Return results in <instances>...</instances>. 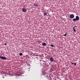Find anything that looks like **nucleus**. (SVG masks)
Returning <instances> with one entry per match:
<instances>
[{
	"mask_svg": "<svg viewBox=\"0 0 80 80\" xmlns=\"http://www.w3.org/2000/svg\"><path fill=\"white\" fill-rule=\"evenodd\" d=\"M43 15L44 16H46L47 15V13L46 12H44L43 13Z\"/></svg>",
	"mask_w": 80,
	"mask_h": 80,
	"instance_id": "7",
	"label": "nucleus"
},
{
	"mask_svg": "<svg viewBox=\"0 0 80 80\" xmlns=\"http://www.w3.org/2000/svg\"><path fill=\"white\" fill-rule=\"evenodd\" d=\"M4 45H7V43H5V44H4Z\"/></svg>",
	"mask_w": 80,
	"mask_h": 80,
	"instance_id": "16",
	"label": "nucleus"
},
{
	"mask_svg": "<svg viewBox=\"0 0 80 80\" xmlns=\"http://www.w3.org/2000/svg\"><path fill=\"white\" fill-rule=\"evenodd\" d=\"M79 18L78 16H76V18H73L72 20L73 21H76V20H77V21H78V20H79Z\"/></svg>",
	"mask_w": 80,
	"mask_h": 80,
	"instance_id": "1",
	"label": "nucleus"
},
{
	"mask_svg": "<svg viewBox=\"0 0 80 80\" xmlns=\"http://www.w3.org/2000/svg\"><path fill=\"white\" fill-rule=\"evenodd\" d=\"M70 18H74V15L71 14L70 15Z\"/></svg>",
	"mask_w": 80,
	"mask_h": 80,
	"instance_id": "3",
	"label": "nucleus"
},
{
	"mask_svg": "<svg viewBox=\"0 0 80 80\" xmlns=\"http://www.w3.org/2000/svg\"><path fill=\"white\" fill-rule=\"evenodd\" d=\"M50 46H51V47H55V45H52V44L50 45Z\"/></svg>",
	"mask_w": 80,
	"mask_h": 80,
	"instance_id": "11",
	"label": "nucleus"
},
{
	"mask_svg": "<svg viewBox=\"0 0 80 80\" xmlns=\"http://www.w3.org/2000/svg\"><path fill=\"white\" fill-rule=\"evenodd\" d=\"M22 11L24 12H27V10L26 8H23L22 9Z\"/></svg>",
	"mask_w": 80,
	"mask_h": 80,
	"instance_id": "5",
	"label": "nucleus"
},
{
	"mask_svg": "<svg viewBox=\"0 0 80 80\" xmlns=\"http://www.w3.org/2000/svg\"><path fill=\"white\" fill-rule=\"evenodd\" d=\"M34 6H35V7H38V5L35 3H34Z\"/></svg>",
	"mask_w": 80,
	"mask_h": 80,
	"instance_id": "10",
	"label": "nucleus"
},
{
	"mask_svg": "<svg viewBox=\"0 0 80 80\" xmlns=\"http://www.w3.org/2000/svg\"><path fill=\"white\" fill-rule=\"evenodd\" d=\"M50 60L51 62H53L54 60V59L52 57H51L50 58Z\"/></svg>",
	"mask_w": 80,
	"mask_h": 80,
	"instance_id": "4",
	"label": "nucleus"
},
{
	"mask_svg": "<svg viewBox=\"0 0 80 80\" xmlns=\"http://www.w3.org/2000/svg\"><path fill=\"white\" fill-rule=\"evenodd\" d=\"M19 55L20 56H22V55H23V54H22V53H19Z\"/></svg>",
	"mask_w": 80,
	"mask_h": 80,
	"instance_id": "9",
	"label": "nucleus"
},
{
	"mask_svg": "<svg viewBox=\"0 0 80 80\" xmlns=\"http://www.w3.org/2000/svg\"><path fill=\"white\" fill-rule=\"evenodd\" d=\"M50 79H51V78H50Z\"/></svg>",
	"mask_w": 80,
	"mask_h": 80,
	"instance_id": "18",
	"label": "nucleus"
},
{
	"mask_svg": "<svg viewBox=\"0 0 80 80\" xmlns=\"http://www.w3.org/2000/svg\"><path fill=\"white\" fill-rule=\"evenodd\" d=\"M42 45L43 46H46V45H47V44H46V43H42Z\"/></svg>",
	"mask_w": 80,
	"mask_h": 80,
	"instance_id": "8",
	"label": "nucleus"
},
{
	"mask_svg": "<svg viewBox=\"0 0 80 80\" xmlns=\"http://www.w3.org/2000/svg\"><path fill=\"white\" fill-rule=\"evenodd\" d=\"M0 58H1V59H2L3 60H7V58L4 57H0Z\"/></svg>",
	"mask_w": 80,
	"mask_h": 80,
	"instance_id": "2",
	"label": "nucleus"
},
{
	"mask_svg": "<svg viewBox=\"0 0 80 80\" xmlns=\"http://www.w3.org/2000/svg\"><path fill=\"white\" fill-rule=\"evenodd\" d=\"M61 19L62 20H64V18H61Z\"/></svg>",
	"mask_w": 80,
	"mask_h": 80,
	"instance_id": "14",
	"label": "nucleus"
},
{
	"mask_svg": "<svg viewBox=\"0 0 80 80\" xmlns=\"http://www.w3.org/2000/svg\"><path fill=\"white\" fill-rule=\"evenodd\" d=\"M67 33H66L64 35H63L64 36H67Z\"/></svg>",
	"mask_w": 80,
	"mask_h": 80,
	"instance_id": "12",
	"label": "nucleus"
},
{
	"mask_svg": "<svg viewBox=\"0 0 80 80\" xmlns=\"http://www.w3.org/2000/svg\"><path fill=\"white\" fill-rule=\"evenodd\" d=\"M3 78H4V77H3Z\"/></svg>",
	"mask_w": 80,
	"mask_h": 80,
	"instance_id": "17",
	"label": "nucleus"
},
{
	"mask_svg": "<svg viewBox=\"0 0 80 80\" xmlns=\"http://www.w3.org/2000/svg\"><path fill=\"white\" fill-rule=\"evenodd\" d=\"M71 64H72V65H73V64H74V63L72 62L71 63Z\"/></svg>",
	"mask_w": 80,
	"mask_h": 80,
	"instance_id": "15",
	"label": "nucleus"
},
{
	"mask_svg": "<svg viewBox=\"0 0 80 80\" xmlns=\"http://www.w3.org/2000/svg\"><path fill=\"white\" fill-rule=\"evenodd\" d=\"M74 66H76V65H77V63L76 62L74 63Z\"/></svg>",
	"mask_w": 80,
	"mask_h": 80,
	"instance_id": "13",
	"label": "nucleus"
},
{
	"mask_svg": "<svg viewBox=\"0 0 80 80\" xmlns=\"http://www.w3.org/2000/svg\"><path fill=\"white\" fill-rule=\"evenodd\" d=\"M77 27V26H75L73 28V31H74V32H76V30H75V27Z\"/></svg>",
	"mask_w": 80,
	"mask_h": 80,
	"instance_id": "6",
	"label": "nucleus"
}]
</instances>
